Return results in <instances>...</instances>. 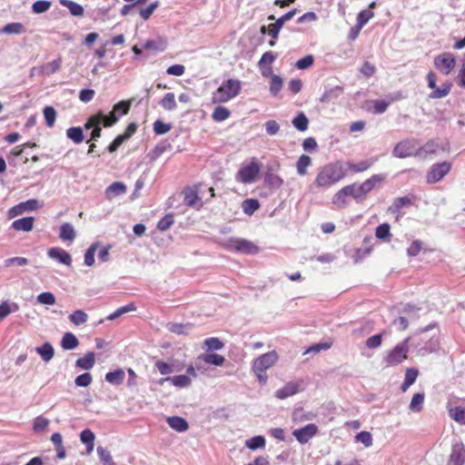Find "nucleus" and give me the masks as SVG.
<instances>
[{"instance_id":"1","label":"nucleus","mask_w":465,"mask_h":465,"mask_svg":"<svg viewBox=\"0 0 465 465\" xmlns=\"http://www.w3.org/2000/svg\"><path fill=\"white\" fill-rule=\"evenodd\" d=\"M347 174L345 164L341 162L330 163L318 172L313 185L319 189H329L341 181Z\"/></svg>"},{"instance_id":"2","label":"nucleus","mask_w":465,"mask_h":465,"mask_svg":"<svg viewBox=\"0 0 465 465\" xmlns=\"http://www.w3.org/2000/svg\"><path fill=\"white\" fill-rule=\"evenodd\" d=\"M130 106V102H120L114 105L113 111L109 115L98 113L91 116L84 124V128L91 129V127L95 124H103L104 127H110L118 121L119 116L124 115L128 113Z\"/></svg>"},{"instance_id":"3","label":"nucleus","mask_w":465,"mask_h":465,"mask_svg":"<svg viewBox=\"0 0 465 465\" xmlns=\"http://www.w3.org/2000/svg\"><path fill=\"white\" fill-rule=\"evenodd\" d=\"M279 361V355L276 351H271L257 357L252 364V371L256 376L258 381L264 385L267 382V370L272 368Z\"/></svg>"},{"instance_id":"4","label":"nucleus","mask_w":465,"mask_h":465,"mask_svg":"<svg viewBox=\"0 0 465 465\" xmlns=\"http://www.w3.org/2000/svg\"><path fill=\"white\" fill-rule=\"evenodd\" d=\"M242 89L241 81L237 79H228L213 94V103L223 104L236 97Z\"/></svg>"},{"instance_id":"5","label":"nucleus","mask_w":465,"mask_h":465,"mask_svg":"<svg viewBox=\"0 0 465 465\" xmlns=\"http://www.w3.org/2000/svg\"><path fill=\"white\" fill-rule=\"evenodd\" d=\"M261 172V163L256 158H252V160L243 164L236 174L237 181L242 183H254L259 176Z\"/></svg>"},{"instance_id":"6","label":"nucleus","mask_w":465,"mask_h":465,"mask_svg":"<svg viewBox=\"0 0 465 465\" xmlns=\"http://www.w3.org/2000/svg\"><path fill=\"white\" fill-rule=\"evenodd\" d=\"M409 338L405 339L402 342L397 344L391 351H389L385 358L387 366L398 365L407 359L409 352Z\"/></svg>"},{"instance_id":"7","label":"nucleus","mask_w":465,"mask_h":465,"mask_svg":"<svg viewBox=\"0 0 465 465\" xmlns=\"http://www.w3.org/2000/svg\"><path fill=\"white\" fill-rule=\"evenodd\" d=\"M227 249L233 250L244 254H255L258 253L260 249L252 242L241 239V238H231L224 243Z\"/></svg>"},{"instance_id":"8","label":"nucleus","mask_w":465,"mask_h":465,"mask_svg":"<svg viewBox=\"0 0 465 465\" xmlns=\"http://www.w3.org/2000/svg\"><path fill=\"white\" fill-rule=\"evenodd\" d=\"M417 143L413 139H406L399 142L393 148L392 154L397 158H407L415 156Z\"/></svg>"},{"instance_id":"9","label":"nucleus","mask_w":465,"mask_h":465,"mask_svg":"<svg viewBox=\"0 0 465 465\" xmlns=\"http://www.w3.org/2000/svg\"><path fill=\"white\" fill-rule=\"evenodd\" d=\"M456 65V58L452 53H442L434 58V66L442 74L448 75Z\"/></svg>"},{"instance_id":"10","label":"nucleus","mask_w":465,"mask_h":465,"mask_svg":"<svg viewBox=\"0 0 465 465\" xmlns=\"http://www.w3.org/2000/svg\"><path fill=\"white\" fill-rule=\"evenodd\" d=\"M451 164L449 162L434 163L428 171L426 180L429 183H435L440 181L450 171Z\"/></svg>"},{"instance_id":"11","label":"nucleus","mask_w":465,"mask_h":465,"mask_svg":"<svg viewBox=\"0 0 465 465\" xmlns=\"http://www.w3.org/2000/svg\"><path fill=\"white\" fill-rule=\"evenodd\" d=\"M317 432L316 425L310 423L306 426L294 430L292 435L302 444H304L310 440Z\"/></svg>"},{"instance_id":"12","label":"nucleus","mask_w":465,"mask_h":465,"mask_svg":"<svg viewBox=\"0 0 465 465\" xmlns=\"http://www.w3.org/2000/svg\"><path fill=\"white\" fill-rule=\"evenodd\" d=\"M465 463V448L462 443L453 445L448 465H463Z\"/></svg>"},{"instance_id":"13","label":"nucleus","mask_w":465,"mask_h":465,"mask_svg":"<svg viewBox=\"0 0 465 465\" xmlns=\"http://www.w3.org/2000/svg\"><path fill=\"white\" fill-rule=\"evenodd\" d=\"M440 148L439 143L435 140H429L422 146L417 147L415 156L425 159L432 154L437 153Z\"/></svg>"},{"instance_id":"14","label":"nucleus","mask_w":465,"mask_h":465,"mask_svg":"<svg viewBox=\"0 0 465 465\" xmlns=\"http://www.w3.org/2000/svg\"><path fill=\"white\" fill-rule=\"evenodd\" d=\"M48 256L51 259L58 261L60 263L64 264L66 266H70L72 264V257L71 255L64 250L53 247L48 250Z\"/></svg>"},{"instance_id":"15","label":"nucleus","mask_w":465,"mask_h":465,"mask_svg":"<svg viewBox=\"0 0 465 465\" xmlns=\"http://www.w3.org/2000/svg\"><path fill=\"white\" fill-rule=\"evenodd\" d=\"M300 390V384L297 382H289L282 388L275 391V397L280 400H284L290 396L296 394Z\"/></svg>"},{"instance_id":"16","label":"nucleus","mask_w":465,"mask_h":465,"mask_svg":"<svg viewBox=\"0 0 465 465\" xmlns=\"http://www.w3.org/2000/svg\"><path fill=\"white\" fill-rule=\"evenodd\" d=\"M225 361L223 355L216 353H204L198 356V362H205L215 366H222Z\"/></svg>"},{"instance_id":"17","label":"nucleus","mask_w":465,"mask_h":465,"mask_svg":"<svg viewBox=\"0 0 465 465\" xmlns=\"http://www.w3.org/2000/svg\"><path fill=\"white\" fill-rule=\"evenodd\" d=\"M168 425L178 432H184L188 430V422L182 417L173 416L168 417L166 420Z\"/></svg>"},{"instance_id":"18","label":"nucleus","mask_w":465,"mask_h":465,"mask_svg":"<svg viewBox=\"0 0 465 465\" xmlns=\"http://www.w3.org/2000/svg\"><path fill=\"white\" fill-rule=\"evenodd\" d=\"M170 381L172 383L178 388H187L191 385V379L187 375H177L173 377L164 378L159 381V383L162 385L165 381Z\"/></svg>"},{"instance_id":"19","label":"nucleus","mask_w":465,"mask_h":465,"mask_svg":"<svg viewBox=\"0 0 465 465\" xmlns=\"http://www.w3.org/2000/svg\"><path fill=\"white\" fill-rule=\"evenodd\" d=\"M348 191L349 189H346L344 186L341 190H339L332 197V203L339 209L345 208L349 202H348Z\"/></svg>"},{"instance_id":"20","label":"nucleus","mask_w":465,"mask_h":465,"mask_svg":"<svg viewBox=\"0 0 465 465\" xmlns=\"http://www.w3.org/2000/svg\"><path fill=\"white\" fill-rule=\"evenodd\" d=\"M126 192V187L123 183L114 182L105 190V195L108 200H113L114 197L124 194Z\"/></svg>"},{"instance_id":"21","label":"nucleus","mask_w":465,"mask_h":465,"mask_svg":"<svg viewBox=\"0 0 465 465\" xmlns=\"http://www.w3.org/2000/svg\"><path fill=\"white\" fill-rule=\"evenodd\" d=\"M95 363V355L94 352H88L86 353L84 357L82 358H79L76 362H75V365L76 367L82 369V370H84V371H89L91 370L94 365Z\"/></svg>"},{"instance_id":"22","label":"nucleus","mask_w":465,"mask_h":465,"mask_svg":"<svg viewBox=\"0 0 465 465\" xmlns=\"http://www.w3.org/2000/svg\"><path fill=\"white\" fill-rule=\"evenodd\" d=\"M34 221L33 217H25L15 220L12 226L16 231L30 232L34 227Z\"/></svg>"},{"instance_id":"23","label":"nucleus","mask_w":465,"mask_h":465,"mask_svg":"<svg viewBox=\"0 0 465 465\" xmlns=\"http://www.w3.org/2000/svg\"><path fill=\"white\" fill-rule=\"evenodd\" d=\"M79 345V341L76 336L72 332H66L64 334L61 340V347L64 350L69 351L74 350Z\"/></svg>"},{"instance_id":"24","label":"nucleus","mask_w":465,"mask_h":465,"mask_svg":"<svg viewBox=\"0 0 465 465\" xmlns=\"http://www.w3.org/2000/svg\"><path fill=\"white\" fill-rule=\"evenodd\" d=\"M59 236L64 242H73L75 239L76 232L74 226L71 223H64L61 225Z\"/></svg>"},{"instance_id":"25","label":"nucleus","mask_w":465,"mask_h":465,"mask_svg":"<svg viewBox=\"0 0 465 465\" xmlns=\"http://www.w3.org/2000/svg\"><path fill=\"white\" fill-rule=\"evenodd\" d=\"M384 175L376 174L371 176L370 179L364 181L361 185V190L366 194L371 192L374 186L384 180Z\"/></svg>"},{"instance_id":"26","label":"nucleus","mask_w":465,"mask_h":465,"mask_svg":"<svg viewBox=\"0 0 465 465\" xmlns=\"http://www.w3.org/2000/svg\"><path fill=\"white\" fill-rule=\"evenodd\" d=\"M375 236L378 240L383 242H390L391 233V226L389 223H384L379 225L375 230Z\"/></svg>"},{"instance_id":"27","label":"nucleus","mask_w":465,"mask_h":465,"mask_svg":"<svg viewBox=\"0 0 465 465\" xmlns=\"http://www.w3.org/2000/svg\"><path fill=\"white\" fill-rule=\"evenodd\" d=\"M35 351L42 357L45 362L50 361L54 357V348L49 342H45L41 347H36Z\"/></svg>"},{"instance_id":"28","label":"nucleus","mask_w":465,"mask_h":465,"mask_svg":"<svg viewBox=\"0 0 465 465\" xmlns=\"http://www.w3.org/2000/svg\"><path fill=\"white\" fill-rule=\"evenodd\" d=\"M61 64H62L61 58H57L55 60H53L52 62L43 64L41 66L40 70L43 74L51 75L60 69Z\"/></svg>"},{"instance_id":"29","label":"nucleus","mask_w":465,"mask_h":465,"mask_svg":"<svg viewBox=\"0 0 465 465\" xmlns=\"http://www.w3.org/2000/svg\"><path fill=\"white\" fill-rule=\"evenodd\" d=\"M452 84L450 83H444L440 87L433 89V92L430 94L431 99H440L447 96L451 89Z\"/></svg>"},{"instance_id":"30","label":"nucleus","mask_w":465,"mask_h":465,"mask_svg":"<svg viewBox=\"0 0 465 465\" xmlns=\"http://www.w3.org/2000/svg\"><path fill=\"white\" fill-rule=\"evenodd\" d=\"M125 374L124 371L121 369H118L114 371H111L105 374V381L114 385L121 384L124 380Z\"/></svg>"},{"instance_id":"31","label":"nucleus","mask_w":465,"mask_h":465,"mask_svg":"<svg viewBox=\"0 0 465 465\" xmlns=\"http://www.w3.org/2000/svg\"><path fill=\"white\" fill-rule=\"evenodd\" d=\"M59 3L69 9L70 13L74 16H82L84 8L77 3L71 0H60Z\"/></svg>"},{"instance_id":"32","label":"nucleus","mask_w":465,"mask_h":465,"mask_svg":"<svg viewBox=\"0 0 465 465\" xmlns=\"http://www.w3.org/2000/svg\"><path fill=\"white\" fill-rule=\"evenodd\" d=\"M266 440L263 436H255L245 441V446L249 450H255L265 447Z\"/></svg>"},{"instance_id":"33","label":"nucleus","mask_w":465,"mask_h":465,"mask_svg":"<svg viewBox=\"0 0 465 465\" xmlns=\"http://www.w3.org/2000/svg\"><path fill=\"white\" fill-rule=\"evenodd\" d=\"M311 164H312V159L310 156H308L306 154L301 155L296 163L297 173L301 176H304L307 173V168Z\"/></svg>"},{"instance_id":"34","label":"nucleus","mask_w":465,"mask_h":465,"mask_svg":"<svg viewBox=\"0 0 465 465\" xmlns=\"http://www.w3.org/2000/svg\"><path fill=\"white\" fill-rule=\"evenodd\" d=\"M69 320L76 326L85 323L88 320V315L82 310H76L69 315Z\"/></svg>"},{"instance_id":"35","label":"nucleus","mask_w":465,"mask_h":465,"mask_svg":"<svg viewBox=\"0 0 465 465\" xmlns=\"http://www.w3.org/2000/svg\"><path fill=\"white\" fill-rule=\"evenodd\" d=\"M424 402L423 393H415L410 403V410L413 412H420Z\"/></svg>"},{"instance_id":"36","label":"nucleus","mask_w":465,"mask_h":465,"mask_svg":"<svg viewBox=\"0 0 465 465\" xmlns=\"http://www.w3.org/2000/svg\"><path fill=\"white\" fill-rule=\"evenodd\" d=\"M344 164H345V166L347 165L348 168L354 173H361V172L368 170L371 166L372 161L365 160V161H361L358 163H347Z\"/></svg>"},{"instance_id":"37","label":"nucleus","mask_w":465,"mask_h":465,"mask_svg":"<svg viewBox=\"0 0 465 465\" xmlns=\"http://www.w3.org/2000/svg\"><path fill=\"white\" fill-rule=\"evenodd\" d=\"M161 106L167 111H173L176 108L175 96L173 93H168L160 102Z\"/></svg>"},{"instance_id":"38","label":"nucleus","mask_w":465,"mask_h":465,"mask_svg":"<svg viewBox=\"0 0 465 465\" xmlns=\"http://www.w3.org/2000/svg\"><path fill=\"white\" fill-rule=\"evenodd\" d=\"M242 207L244 213L251 215L260 208V203L258 200L247 199L242 202Z\"/></svg>"},{"instance_id":"39","label":"nucleus","mask_w":465,"mask_h":465,"mask_svg":"<svg viewBox=\"0 0 465 465\" xmlns=\"http://www.w3.org/2000/svg\"><path fill=\"white\" fill-rule=\"evenodd\" d=\"M66 135L75 143H80L84 140L83 130L80 127L67 129Z\"/></svg>"},{"instance_id":"40","label":"nucleus","mask_w":465,"mask_h":465,"mask_svg":"<svg viewBox=\"0 0 465 465\" xmlns=\"http://www.w3.org/2000/svg\"><path fill=\"white\" fill-rule=\"evenodd\" d=\"M309 120L303 113H301L292 120L293 126L301 132H304L308 128Z\"/></svg>"},{"instance_id":"41","label":"nucleus","mask_w":465,"mask_h":465,"mask_svg":"<svg viewBox=\"0 0 465 465\" xmlns=\"http://www.w3.org/2000/svg\"><path fill=\"white\" fill-rule=\"evenodd\" d=\"M96 451L103 465H115L109 450L100 446L97 448Z\"/></svg>"},{"instance_id":"42","label":"nucleus","mask_w":465,"mask_h":465,"mask_svg":"<svg viewBox=\"0 0 465 465\" xmlns=\"http://www.w3.org/2000/svg\"><path fill=\"white\" fill-rule=\"evenodd\" d=\"M282 29V26L280 25V23H275L269 25L268 26H262L261 27V33L265 34L268 32V34L272 37V39H276L279 35V33Z\"/></svg>"},{"instance_id":"43","label":"nucleus","mask_w":465,"mask_h":465,"mask_svg":"<svg viewBox=\"0 0 465 465\" xmlns=\"http://www.w3.org/2000/svg\"><path fill=\"white\" fill-rule=\"evenodd\" d=\"M99 246V243L95 242V243H93L88 249L87 251L85 252V254H84V264L86 266H93L94 263V254H95V252L97 250Z\"/></svg>"},{"instance_id":"44","label":"nucleus","mask_w":465,"mask_h":465,"mask_svg":"<svg viewBox=\"0 0 465 465\" xmlns=\"http://www.w3.org/2000/svg\"><path fill=\"white\" fill-rule=\"evenodd\" d=\"M36 301L44 305H54L56 302L55 296L50 292H45L37 295Z\"/></svg>"},{"instance_id":"45","label":"nucleus","mask_w":465,"mask_h":465,"mask_svg":"<svg viewBox=\"0 0 465 465\" xmlns=\"http://www.w3.org/2000/svg\"><path fill=\"white\" fill-rule=\"evenodd\" d=\"M230 114L231 113L227 108L217 106L213 113V118L216 122H222L226 120Z\"/></svg>"},{"instance_id":"46","label":"nucleus","mask_w":465,"mask_h":465,"mask_svg":"<svg viewBox=\"0 0 465 465\" xmlns=\"http://www.w3.org/2000/svg\"><path fill=\"white\" fill-rule=\"evenodd\" d=\"M24 32V25L20 23L7 24L1 29L3 34H21Z\"/></svg>"},{"instance_id":"47","label":"nucleus","mask_w":465,"mask_h":465,"mask_svg":"<svg viewBox=\"0 0 465 465\" xmlns=\"http://www.w3.org/2000/svg\"><path fill=\"white\" fill-rule=\"evenodd\" d=\"M450 416L455 421L465 424V409L459 407L452 408L449 411Z\"/></svg>"},{"instance_id":"48","label":"nucleus","mask_w":465,"mask_h":465,"mask_svg":"<svg viewBox=\"0 0 465 465\" xmlns=\"http://www.w3.org/2000/svg\"><path fill=\"white\" fill-rule=\"evenodd\" d=\"M191 330V324L172 323L169 325V331L176 334H187Z\"/></svg>"},{"instance_id":"49","label":"nucleus","mask_w":465,"mask_h":465,"mask_svg":"<svg viewBox=\"0 0 465 465\" xmlns=\"http://www.w3.org/2000/svg\"><path fill=\"white\" fill-rule=\"evenodd\" d=\"M18 306L15 303H9L7 302H3L0 305V321L8 316L12 312H15Z\"/></svg>"},{"instance_id":"50","label":"nucleus","mask_w":465,"mask_h":465,"mask_svg":"<svg viewBox=\"0 0 465 465\" xmlns=\"http://www.w3.org/2000/svg\"><path fill=\"white\" fill-rule=\"evenodd\" d=\"M282 87V79L278 75H272L270 84V92L272 95H277Z\"/></svg>"},{"instance_id":"51","label":"nucleus","mask_w":465,"mask_h":465,"mask_svg":"<svg viewBox=\"0 0 465 465\" xmlns=\"http://www.w3.org/2000/svg\"><path fill=\"white\" fill-rule=\"evenodd\" d=\"M44 116L47 126L52 127L56 119V112L52 106H46L44 109Z\"/></svg>"},{"instance_id":"52","label":"nucleus","mask_w":465,"mask_h":465,"mask_svg":"<svg viewBox=\"0 0 465 465\" xmlns=\"http://www.w3.org/2000/svg\"><path fill=\"white\" fill-rule=\"evenodd\" d=\"M355 439L356 441L362 443L366 448L372 445V436L369 431H361L355 436Z\"/></svg>"},{"instance_id":"53","label":"nucleus","mask_w":465,"mask_h":465,"mask_svg":"<svg viewBox=\"0 0 465 465\" xmlns=\"http://www.w3.org/2000/svg\"><path fill=\"white\" fill-rule=\"evenodd\" d=\"M159 6V2L158 1H155L152 4H150L147 7L145 8H140L139 10V14H140V16L143 19V20H148L151 15H153V13L154 12V10Z\"/></svg>"},{"instance_id":"54","label":"nucleus","mask_w":465,"mask_h":465,"mask_svg":"<svg viewBox=\"0 0 465 465\" xmlns=\"http://www.w3.org/2000/svg\"><path fill=\"white\" fill-rule=\"evenodd\" d=\"M93 381V377L89 372H84L77 376L74 380L75 385L78 387H87Z\"/></svg>"},{"instance_id":"55","label":"nucleus","mask_w":465,"mask_h":465,"mask_svg":"<svg viewBox=\"0 0 465 465\" xmlns=\"http://www.w3.org/2000/svg\"><path fill=\"white\" fill-rule=\"evenodd\" d=\"M51 6V2L49 1H36L32 5V10L35 14H42L46 12Z\"/></svg>"},{"instance_id":"56","label":"nucleus","mask_w":465,"mask_h":465,"mask_svg":"<svg viewBox=\"0 0 465 465\" xmlns=\"http://www.w3.org/2000/svg\"><path fill=\"white\" fill-rule=\"evenodd\" d=\"M184 203L188 206H195L198 200V195L193 189H185L183 192Z\"/></svg>"},{"instance_id":"57","label":"nucleus","mask_w":465,"mask_h":465,"mask_svg":"<svg viewBox=\"0 0 465 465\" xmlns=\"http://www.w3.org/2000/svg\"><path fill=\"white\" fill-rule=\"evenodd\" d=\"M134 306L133 304H129V305H126V306H123V307H120L119 309H117L114 312L111 313L110 315H108L106 317V319L108 321H114L115 320L116 318L120 317L121 315L126 313V312H132V311H134Z\"/></svg>"},{"instance_id":"58","label":"nucleus","mask_w":465,"mask_h":465,"mask_svg":"<svg viewBox=\"0 0 465 465\" xmlns=\"http://www.w3.org/2000/svg\"><path fill=\"white\" fill-rule=\"evenodd\" d=\"M50 421L48 419L43 416H38L34 420L33 429L38 432L43 431L45 429H46Z\"/></svg>"},{"instance_id":"59","label":"nucleus","mask_w":465,"mask_h":465,"mask_svg":"<svg viewBox=\"0 0 465 465\" xmlns=\"http://www.w3.org/2000/svg\"><path fill=\"white\" fill-rule=\"evenodd\" d=\"M374 15V13L371 10H363L358 15L357 25L359 28H362V26L369 22Z\"/></svg>"},{"instance_id":"60","label":"nucleus","mask_w":465,"mask_h":465,"mask_svg":"<svg viewBox=\"0 0 465 465\" xmlns=\"http://www.w3.org/2000/svg\"><path fill=\"white\" fill-rule=\"evenodd\" d=\"M265 182L267 183L268 185L273 188H279L283 183V180L274 173H267L265 177Z\"/></svg>"},{"instance_id":"61","label":"nucleus","mask_w":465,"mask_h":465,"mask_svg":"<svg viewBox=\"0 0 465 465\" xmlns=\"http://www.w3.org/2000/svg\"><path fill=\"white\" fill-rule=\"evenodd\" d=\"M204 345L211 351H219L223 347V343L218 338L214 337L206 339Z\"/></svg>"},{"instance_id":"62","label":"nucleus","mask_w":465,"mask_h":465,"mask_svg":"<svg viewBox=\"0 0 465 465\" xmlns=\"http://www.w3.org/2000/svg\"><path fill=\"white\" fill-rule=\"evenodd\" d=\"M346 189H349L348 194L349 196L353 197L354 199L358 200L361 199L365 195L363 191L361 190V185H357L355 183L345 186Z\"/></svg>"},{"instance_id":"63","label":"nucleus","mask_w":465,"mask_h":465,"mask_svg":"<svg viewBox=\"0 0 465 465\" xmlns=\"http://www.w3.org/2000/svg\"><path fill=\"white\" fill-rule=\"evenodd\" d=\"M171 130V124L157 120L153 124V131L157 134H164Z\"/></svg>"},{"instance_id":"64","label":"nucleus","mask_w":465,"mask_h":465,"mask_svg":"<svg viewBox=\"0 0 465 465\" xmlns=\"http://www.w3.org/2000/svg\"><path fill=\"white\" fill-rule=\"evenodd\" d=\"M173 223V217L171 214L165 215L163 218H162L157 224V228L160 231H166L168 230Z\"/></svg>"}]
</instances>
